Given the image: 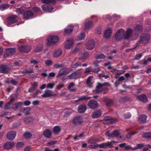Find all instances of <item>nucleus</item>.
Instances as JSON below:
<instances>
[{
	"instance_id": "nucleus-1",
	"label": "nucleus",
	"mask_w": 151,
	"mask_h": 151,
	"mask_svg": "<svg viewBox=\"0 0 151 151\" xmlns=\"http://www.w3.org/2000/svg\"><path fill=\"white\" fill-rule=\"evenodd\" d=\"M59 40L58 37L57 36L49 35L47 38V46H52L58 43Z\"/></svg>"
},
{
	"instance_id": "nucleus-2",
	"label": "nucleus",
	"mask_w": 151,
	"mask_h": 151,
	"mask_svg": "<svg viewBox=\"0 0 151 151\" xmlns=\"http://www.w3.org/2000/svg\"><path fill=\"white\" fill-rule=\"evenodd\" d=\"M111 144V142L108 141L106 143H102L99 145L96 143L93 142L91 143L90 145H88V147L91 149H95L98 147L100 148H106L107 147L110 146Z\"/></svg>"
},
{
	"instance_id": "nucleus-3",
	"label": "nucleus",
	"mask_w": 151,
	"mask_h": 151,
	"mask_svg": "<svg viewBox=\"0 0 151 151\" xmlns=\"http://www.w3.org/2000/svg\"><path fill=\"white\" fill-rule=\"evenodd\" d=\"M107 84V83L106 82L103 84L99 82L98 83L96 87V89L93 91V93L95 94H98L101 93L103 90V86L106 85Z\"/></svg>"
},
{
	"instance_id": "nucleus-4",
	"label": "nucleus",
	"mask_w": 151,
	"mask_h": 151,
	"mask_svg": "<svg viewBox=\"0 0 151 151\" xmlns=\"http://www.w3.org/2000/svg\"><path fill=\"white\" fill-rule=\"evenodd\" d=\"M150 38V36L148 34H143L140 36V40L139 41V43L146 44L149 42Z\"/></svg>"
},
{
	"instance_id": "nucleus-5",
	"label": "nucleus",
	"mask_w": 151,
	"mask_h": 151,
	"mask_svg": "<svg viewBox=\"0 0 151 151\" xmlns=\"http://www.w3.org/2000/svg\"><path fill=\"white\" fill-rule=\"evenodd\" d=\"M125 31L122 29L118 30L115 35V38L116 41H120L123 38Z\"/></svg>"
},
{
	"instance_id": "nucleus-6",
	"label": "nucleus",
	"mask_w": 151,
	"mask_h": 151,
	"mask_svg": "<svg viewBox=\"0 0 151 151\" xmlns=\"http://www.w3.org/2000/svg\"><path fill=\"white\" fill-rule=\"evenodd\" d=\"M118 120L115 118H112L110 116H106L104 118L103 122L105 124H109L118 122Z\"/></svg>"
},
{
	"instance_id": "nucleus-7",
	"label": "nucleus",
	"mask_w": 151,
	"mask_h": 151,
	"mask_svg": "<svg viewBox=\"0 0 151 151\" xmlns=\"http://www.w3.org/2000/svg\"><path fill=\"white\" fill-rule=\"evenodd\" d=\"M17 16L16 15H12L9 17L7 19V25H10L17 23L18 20L17 19Z\"/></svg>"
},
{
	"instance_id": "nucleus-8",
	"label": "nucleus",
	"mask_w": 151,
	"mask_h": 151,
	"mask_svg": "<svg viewBox=\"0 0 151 151\" xmlns=\"http://www.w3.org/2000/svg\"><path fill=\"white\" fill-rule=\"evenodd\" d=\"M16 134L17 133L16 131H9L6 134V138L9 140H13L15 138Z\"/></svg>"
},
{
	"instance_id": "nucleus-9",
	"label": "nucleus",
	"mask_w": 151,
	"mask_h": 151,
	"mask_svg": "<svg viewBox=\"0 0 151 151\" xmlns=\"http://www.w3.org/2000/svg\"><path fill=\"white\" fill-rule=\"evenodd\" d=\"M15 49L12 48L6 49L5 53L4 54V57L6 58L8 56H11L14 55L15 52Z\"/></svg>"
},
{
	"instance_id": "nucleus-10",
	"label": "nucleus",
	"mask_w": 151,
	"mask_h": 151,
	"mask_svg": "<svg viewBox=\"0 0 151 151\" xmlns=\"http://www.w3.org/2000/svg\"><path fill=\"white\" fill-rule=\"evenodd\" d=\"M88 106L90 108L94 109L98 107V104L96 101L91 100L88 101Z\"/></svg>"
},
{
	"instance_id": "nucleus-11",
	"label": "nucleus",
	"mask_w": 151,
	"mask_h": 151,
	"mask_svg": "<svg viewBox=\"0 0 151 151\" xmlns=\"http://www.w3.org/2000/svg\"><path fill=\"white\" fill-rule=\"evenodd\" d=\"M95 42L94 41L92 40L88 41L86 44V48L89 50L93 49L95 46Z\"/></svg>"
},
{
	"instance_id": "nucleus-12",
	"label": "nucleus",
	"mask_w": 151,
	"mask_h": 151,
	"mask_svg": "<svg viewBox=\"0 0 151 151\" xmlns=\"http://www.w3.org/2000/svg\"><path fill=\"white\" fill-rule=\"evenodd\" d=\"M19 49L20 52H23L26 53H28L31 50V47L30 46L21 45L19 47Z\"/></svg>"
},
{
	"instance_id": "nucleus-13",
	"label": "nucleus",
	"mask_w": 151,
	"mask_h": 151,
	"mask_svg": "<svg viewBox=\"0 0 151 151\" xmlns=\"http://www.w3.org/2000/svg\"><path fill=\"white\" fill-rule=\"evenodd\" d=\"M74 42V40L73 38L68 39L65 43V48L66 49H70L72 46Z\"/></svg>"
},
{
	"instance_id": "nucleus-14",
	"label": "nucleus",
	"mask_w": 151,
	"mask_h": 151,
	"mask_svg": "<svg viewBox=\"0 0 151 151\" xmlns=\"http://www.w3.org/2000/svg\"><path fill=\"white\" fill-rule=\"evenodd\" d=\"M83 122V119L81 116H76L74 118L72 121L73 123L75 125L81 124Z\"/></svg>"
},
{
	"instance_id": "nucleus-15",
	"label": "nucleus",
	"mask_w": 151,
	"mask_h": 151,
	"mask_svg": "<svg viewBox=\"0 0 151 151\" xmlns=\"http://www.w3.org/2000/svg\"><path fill=\"white\" fill-rule=\"evenodd\" d=\"M132 30L130 28L128 29L127 31L125 32L123 36V38L125 40H129L130 38L132 37Z\"/></svg>"
},
{
	"instance_id": "nucleus-16",
	"label": "nucleus",
	"mask_w": 151,
	"mask_h": 151,
	"mask_svg": "<svg viewBox=\"0 0 151 151\" xmlns=\"http://www.w3.org/2000/svg\"><path fill=\"white\" fill-rule=\"evenodd\" d=\"M14 145L13 142H7L5 143L3 146V148L5 150L11 149Z\"/></svg>"
},
{
	"instance_id": "nucleus-17",
	"label": "nucleus",
	"mask_w": 151,
	"mask_h": 151,
	"mask_svg": "<svg viewBox=\"0 0 151 151\" xmlns=\"http://www.w3.org/2000/svg\"><path fill=\"white\" fill-rule=\"evenodd\" d=\"M120 133L119 130H115L113 131L111 133V134L110 135V136L111 137H115L117 138L118 140H120V139L122 138V137L119 136Z\"/></svg>"
},
{
	"instance_id": "nucleus-18",
	"label": "nucleus",
	"mask_w": 151,
	"mask_h": 151,
	"mask_svg": "<svg viewBox=\"0 0 151 151\" xmlns=\"http://www.w3.org/2000/svg\"><path fill=\"white\" fill-rule=\"evenodd\" d=\"M73 26L70 25L68 26L67 27L64 29V32L65 35H68L71 33L73 31Z\"/></svg>"
},
{
	"instance_id": "nucleus-19",
	"label": "nucleus",
	"mask_w": 151,
	"mask_h": 151,
	"mask_svg": "<svg viewBox=\"0 0 151 151\" xmlns=\"http://www.w3.org/2000/svg\"><path fill=\"white\" fill-rule=\"evenodd\" d=\"M0 68L1 70H0V73H7L9 72L10 68L5 65H0Z\"/></svg>"
},
{
	"instance_id": "nucleus-20",
	"label": "nucleus",
	"mask_w": 151,
	"mask_h": 151,
	"mask_svg": "<svg viewBox=\"0 0 151 151\" xmlns=\"http://www.w3.org/2000/svg\"><path fill=\"white\" fill-rule=\"evenodd\" d=\"M43 134L46 138L49 139L52 136V132L49 129H46L43 131Z\"/></svg>"
},
{
	"instance_id": "nucleus-21",
	"label": "nucleus",
	"mask_w": 151,
	"mask_h": 151,
	"mask_svg": "<svg viewBox=\"0 0 151 151\" xmlns=\"http://www.w3.org/2000/svg\"><path fill=\"white\" fill-rule=\"evenodd\" d=\"M34 15L33 12L30 11H27L25 12L23 14V16L24 18L28 19L30 18Z\"/></svg>"
},
{
	"instance_id": "nucleus-22",
	"label": "nucleus",
	"mask_w": 151,
	"mask_h": 151,
	"mask_svg": "<svg viewBox=\"0 0 151 151\" xmlns=\"http://www.w3.org/2000/svg\"><path fill=\"white\" fill-rule=\"evenodd\" d=\"M53 92L52 91L50 90H45L44 93L42 95L43 98L49 97L53 96Z\"/></svg>"
},
{
	"instance_id": "nucleus-23",
	"label": "nucleus",
	"mask_w": 151,
	"mask_h": 151,
	"mask_svg": "<svg viewBox=\"0 0 151 151\" xmlns=\"http://www.w3.org/2000/svg\"><path fill=\"white\" fill-rule=\"evenodd\" d=\"M23 105L24 103L23 102H19L15 104L12 108L14 110H17L18 109L21 108Z\"/></svg>"
},
{
	"instance_id": "nucleus-24",
	"label": "nucleus",
	"mask_w": 151,
	"mask_h": 151,
	"mask_svg": "<svg viewBox=\"0 0 151 151\" xmlns=\"http://www.w3.org/2000/svg\"><path fill=\"white\" fill-rule=\"evenodd\" d=\"M147 117V116L145 115H141L138 118V121L141 124L144 123L146 121Z\"/></svg>"
},
{
	"instance_id": "nucleus-25",
	"label": "nucleus",
	"mask_w": 151,
	"mask_h": 151,
	"mask_svg": "<svg viewBox=\"0 0 151 151\" xmlns=\"http://www.w3.org/2000/svg\"><path fill=\"white\" fill-rule=\"evenodd\" d=\"M86 109V106L84 105H79L78 108V111L81 113H84Z\"/></svg>"
},
{
	"instance_id": "nucleus-26",
	"label": "nucleus",
	"mask_w": 151,
	"mask_h": 151,
	"mask_svg": "<svg viewBox=\"0 0 151 151\" xmlns=\"http://www.w3.org/2000/svg\"><path fill=\"white\" fill-rule=\"evenodd\" d=\"M101 110H98L93 112L92 113V116L93 118H98L101 116Z\"/></svg>"
},
{
	"instance_id": "nucleus-27",
	"label": "nucleus",
	"mask_w": 151,
	"mask_h": 151,
	"mask_svg": "<svg viewBox=\"0 0 151 151\" xmlns=\"http://www.w3.org/2000/svg\"><path fill=\"white\" fill-rule=\"evenodd\" d=\"M137 98L140 101L144 103H146L147 99L146 96L145 95L142 94L137 96Z\"/></svg>"
},
{
	"instance_id": "nucleus-28",
	"label": "nucleus",
	"mask_w": 151,
	"mask_h": 151,
	"mask_svg": "<svg viewBox=\"0 0 151 151\" xmlns=\"http://www.w3.org/2000/svg\"><path fill=\"white\" fill-rule=\"evenodd\" d=\"M92 24V22L90 21L86 22L84 25V28L86 30L89 29L91 27Z\"/></svg>"
},
{
	"instance_id": "nucleus-29",
	"label": "nucleus",
	"mask_w": 151,
	"mask_h": 151,
	"mask_svg": "<svg viewBox=\"0 0 151 151\" xmlns=\"http://www.w3.org/2000/svg\"><path fill=\"white\" fill-rule=\"evenodd\" d=\"M131 100V99L130 97L128 96L121 97L119 100L120 102L122 103H124L126 101H130Z\"/></svg>"
},
{
	"instance_id": "nucleus-30",
	"label": "nucleus",
	"mask_w": 151,
	"mask_h": 151,
	"mask_svg": "<svg viewBox=\"0 0 151 151\" xmlns=\"http://www.w3.org/2000/svg\"><path fill=\"white\" fill-rule=\"evenodd\" d=\"M111 29H106L104 33V37L106 39H108L110 38L111 36Z\"/></svg>"
},
{
	"instance_id": "nucleus-31",
	"label": "nucleus",
	"mask_w": 151,
	"mask_h": 151,
	"mask_svg": "<svg viewBox=\"0 0 151 151\" xmlns=\"http://www.w3.org/2000/svg\"><path fill=\"white\" fill-rule=\"evenodd\" d=\"M104 101L106 103V105L107 106L109 107L111 106L113 104V101L112 100L106 98L104 99Z\"/></svg>"
},
{
	"instance_id": "nucleus-32",
	"label": "nucleus",
	"mask_w": 151,
	"mask_h": 151,
	"mask_svg": "<svg viewBox=\"0 0 151 151\" xmlns=\"http://www.w3.org/2000/svg\"><path fill=\"white\" fill-rule=\"evenodd\" d=\"M142 137L145 139H151V132H145L142 134Z\"/></svg>"
},
{
	"instance_id": "nucleus-33",
	"label": "nucleus",
	"mask_w": 151,
	"mask_h": 151,
	"mask_svg": "<svg viewBox=\"0 0 151 151\" xmlns=\"http://www.w3.org/2000/svg\"><path fill=\"white\" fill-rule=\"evenodd\" d=\"M62 51L61 49L55 50L53 55V56L55 58H57L60 56L62 54Z\"/></svg>"
},
{
	"instance_id": "nucleus-34",
	"label": "nucleus",
	"mask_w": 151,
	"mask_h": 151,
	"mask_svg": "<svg viewBox=\"0 0 151 151\" xmlns=\"http://www.w3.org/2000/svg\"><path fill=\"white\" fill-rule=\"evenodd\" d=\"M79 76H77V75L76 74L75 71L72 73L68 76V78L70 79H76L79 78Z\"/></svg>"
},
{
	"instance_id": "nucleus-35",
	"label": "nucleus",
	"mask_w": 151,
	"mask_h": 151,
	"mask_svg": "<svg viewBox=\"0 0 151 151\" xmlns=\"http://www.w3.org/2000/svg\"><path fill=\"white\" fill-rule=\"evenodd\" d=\"M74 85L75 84L74 83L71 82L68 86V89L71 92H75L76 91V89L73 88Z\"/></svg>"
},
{
	"instance_id": "nucleus-36",
	"label": "nucleus",
	"mask_w": 151,
	"mask_h": 151,
	"mask_svg": "<svg viewBox=\"0 0 151 151\" xmlns=\"http://www.w3.org/2000/svg\"><path fill=\"white\" fill-rule=\"evenodd\" d=\"M67 68H63L59 72V73L56 76L57 78L60 77L61 76L65 75L64 74L65 72L67 70Z\"/></svg>"
},
{
	"instance_id": "nucleus-37",
	"label": "nucleus",
	"mask_w": 151,
	"mask_h": 151,
	"mask_svg": "<svg viewBox=\"0 0 151 151\" xmlns=\"http://www.w3.org/2000/svg\"><path fill=\"white\" fill-rule=\"evenodd\" d=\"M60 127L58 126H56L54 127L53 129V132L55 134H58L61 131Z\"/></svg>"
},
{
	"instance_id": "nucleus-38",
	"label": "nucleus",
	"mask_w": 151,
	"mask_h": 151,
	"mask_svg": "<svg viewBox=\"0 0 151 151\" xmlns=\"http://www.w3.org/2000/svg\"><path fill=\"white\" fill-rule=\"evenodd\" d=\"M24 145V143L22 142H17L16 145L15 147L18 150H19L20 149L23 147Z\"/></svg>"
},
{
	"instance_id": "nucleus-39",
	"label": "nucleus",
	"mask_w": 151,
	"mask_h": 151,
	"mask_svg": "<svg viewBox=\"0 0 151 151\" xmlns=\"http://www.w3.org/2000/svg\"><path fill=\"white\" fill-rule=\"evenodd\" d=\"M23 121L24 123L26 124H28L32 122L33 121V119L31 117H26L23 119Z\"/></svg>"
},
{
	"instance_id": "nucleus-40",
	"label": "nucleus",
	"mask_w": 151,
	"mask_h": 151,
	"mask_svg": "<svg viewBox=\"0 0 151 151\" xmlns=\"http://www.w3.org/2000/svg\"><path fill=\"white\" fill-rule=\"evenodd\" d=\"M32 135L29 132H25L23 134V137L26 139H30L32 137Z\"/></svg>"
},
{
	"instance_id": "nucleus-41",
	"label": "nucleus",
	"mask_w": 151,
	"mask_h": 151,
	"mask_svg": "<svg viewBox=\"0 0 151 151\" xmlns=\"http://www.w3.org/2000/svg\"><path fill=\"white\" fill-rule=\"evenodd\" d=\"M89 97H87L86 96H83L79 98L78 99L75 101V102H78L81 101H83L84 100L87 99L88 100L89 99Z\"/></svg>"
},
{
	"instance_id": "nucleus-42",
	"label": "nucleus",
	"mask_w": 151,
	"mask_h": 151,
	"mask_svg": "<svg viewBox=\"0 0 151 151\" xmlns=\"http://www.w3.org/2000/svg\"><path fill=\"white\" fill-rule=\"evenodd\" d=\"M81 63L80 62H77L75 63L72 64L70 67L73 68H76L77 67L81 66Z\"/></svg>"
},
{
	"instance_id": "nucleus-43",
	"label": "nucleus",
	"mask_w": 151,
	"mask_h": 151,
	"mask_svg": "<svg viewBox=\"0 0 151 151\" xmlns=\"http://www.w3.org/2000/svg\"><path fill=\"white\" fill-rule=\"evenodd\" d=\"M85 37V34L84 33H81L80 35H78L77 38L78 40H81L84 39Z\"/></svg>"
},
{
	"instance_id": "nucleus-44",
	"label": "nucleus",
	"mask_w": 151,
	"mask_h": 151,
	"mask_svg": "<svg viewBox=\"0 0 151 151\" xmlns=\"http://www.w3.org/2000/svg\"><path fill=\"white\" fill-rule=\"evenodd\" d=\"M9 7V4H4L1 5L0 6V9L2 10H4Z\"/></svg>"
},
{
	"instance_id": "nucleus-45",
	"label": "nucleus",
	"mask_w": 151,
	"mask_h": 151,
	"mask_svg": "<svg viewBox=\"0 0 151 151\" xmlns=\"http://www.w3.org/2000/svg\"><path fill=\"white\" fill-rule=\"evenodd\" d=\"M145 146V145L142 143L137 144L134 148V150L142 148Z\"/></svg>"
},
{
	"instance_id": "nucleus-46",
	"label": "nucleus",
	"mask_w": 151,
	"mask_h": 151,
	"mask_svg": "<svg viewBox=\"0 0 151 151\" xmlns=\"http://www.w3.org/2000/svg\"><path fill=\"white\" fill-rule=\"evenodd\" d=\"M139 34L138 32H137L134 34L132 35V40H134L137 38L139 37Z\"/></svg>"
},
{
	"instance_id": "nucleus-47",
	"label": "nucleus",
	"mask_w": 151,
	"mask_h": 151,
	"mask_svg": "<svg viewBox=\"0 0 151 151\" xmlns=\"http://www.w3.org/2000/svg\"><path fill=\"white\" fill-rule=\"evenodd\" d=\"M89 54L88 52H85L82 54V56L81 57L80 59L82 60H84L87 57L89 56Z\"/></svg>"
},
{
	"instance_id": "nucleus-48",
	"label": "nucleus",
	"mask_w": 151,
	"mask_h": 151,
	"mask_svg": "<svg viewBox=\"0 0 151 151\" xmlns=\"http://www.w3.org/2000/svg\"><path fill=\"white\" fill-rule=\"evenodd\" d=\"M42 50V45L38 46L35 49V52H39L41 51Z\"/></svg>"
},
{
	"instance_id": "nucleus-49",
	"label": "nucleus",
	"mask_w": 151,
	"mask_h": 151,
	"mask_svg": "<svg viewBox=\"0 0 151 151\" xmlns=\"http://www.w3.org/2000/svg\"><path fill=\"white\" fill-rule=\"evenodd\" d=\"M24 11V10L22 8H17L16 10V12L19 14H22Z\"/></svg>"
},
{
	"instance_id": "nucleus-50",
	"label": "nucleus",
	"mask_w": 151,
	"mask_h": 151,
	"mask_svg": "<svg viewBox=\"0 0 151 151\" xmlns=\"http://www.w3.org/2000/svg\"><path fill=\"white\" fill-rule=\"evenodd\" d=\"M31 111L30 108L29 107H27L25 108V111L24 113L25 115H27L30 114V112Z\"/></svg>"
},
{
	"instance_id": "nucleus-51",
	"label": "nucleus",
	"mask_w": 151,
	"mask_h": 151,
	"mask_svg": "<svg viewBox=\"0 0 151 151\" xmlns=\"http://www.w3.org/2000/svg\"><path fill=\"white\" fill-rule=\"evenodd\" d=\"M92 68L90 67L86 68L84 73L85 74H88L90 72H92Z\"/></svg>"
},
{
	"instance_id": "nucleus-52",
	"label": "nucleus",
	"mask_w": 151,
	"mask_h": 151,
	"mask_svg": "<svg viewBox=\"0 0 151 151\" xmlns=\"http://www.w3.org/2000/svg\"><path fill=\"white\" fill-rule=\"evenodd\" d=\"M96 59H104L105 58V56L103 54H100L95 57Z\"/></svg>"
},
{
	"instance_id": "nucleus-53",
	"label": "nucleus",
	"mask_w": 151,
	"mask_h": 151,
	"mask_svg": "<svg viewBox=\"0 0 151 151\" xmlns=\"http://www.w3.org/2000/svg\"><path fill=\"white\" fill-rule=\"evenodd\" d=\"M55 0H42V2L44 3L49 4L55 2Z\"/></svg>"
},
{
	"instance_id": "nucleus-54",
	"label": "nucleus",
	"mask_w": 151,
	"mask_h": 151,
	"mask_svg": "<svg viewBox=\"0 0 151 151\" xmlns=\"http://www.w3.org/2000/svg\"><path fill=\"white\" fill-rule=\"evenodd\" d=\"M55 86V84L54 83H49L47 84V87L50 88H52Z\"/></svg>"
},
{
	"instance_id": "nucleus-55",
	"label": "nucleus",
	"mask_w": 151,
	"mask_h": 151,
	"mask_svg": "<svg viewBox=\"0 0 151 151\" xmlns=\"http://www.w3.org/2000/svg\"><path fill=\"white\" fill-rule=\"evenodd\" d=\"M83 70V69L82 68H81L77 70L76 71H75L77 76L79 77V75L81 74V73L82 72V71Z\"/></svg>"
},
{
	"instance_id": "nucleus-56",
	"label": "nucleus",
	"mask_w": 151,
	"mask_h": 151,
	"mask_svg": "<svg viewBox=\"0 0 151 151\" xmlns=\"http://www.w3.org/2000/svg\"><path fill=\"white\" fill-rule=\"evenodd\" d=\"M125 149L127 150H134V148H132L130 145L125 146Z\"/></svg>"
},
{
	"instance_id": "nucleus-57",
	"label": "nucleus",
	"mask_w": 151,
	"mask_h": 151,
	"mask_svg": "<svg viewBox=\"0 0 151 151\" xmlns=\"http://www.w3.org/2000/svg\"><path fill=\"white\" fill-rule=\"evenodd\" d=\"M92 78V77L91 76H90L88 77L86 81V83L88 84H89L91 82Z\"/></svg>"
},
{
	"instance_id": "nucleus-58",
	"label": "nucleus",
	"mask_w": 151,
	"mask_h": 151,
	"mask_svg": "<svg viewBox=\"0 0 151 151\" xmlns=\"http://www.w3.org/2000/svg\"><path fill=\"white\" fill-rule=\"evenodd\" d=\"M48 8L47 9V11L48 12H50L53 10V8L52 6L49 5H48Z\"/></svg>"
},
{
	"instance_id": "nucleus-59",
	"label": "nucleus",
	"mask_w": 151,
	"mask_h": 151,
	"mask_svg": "<svg viewBox=\"0 0 151 151\" xmlns=\"http://www.w3.org/2000/svg\"><path fill=\"white\" fill-rule=\"evenodd\" d=\"M39 93H41V92L40 90L37 89L35 93H34L33 95V97L34 98H35L36 97L37 95Z\"/></svg>"
},
{
	"instance_id": "nucleus-60",
	"label": "nucleus",
	"mask_w": 151,
	"mask_h": 151,
	"mask_svg": "<svg viewBox=\"0 0 151 151\" xmlns=\"http://www.w3.org/2000/svg\"><path fill=\"white\" fill-rule=\"evenodd\" d=\"M142 27L139 25H137L135 27V29L137 30L138 31H141L142 29Z\"/></svg>"
},
{
	"instance_id": "nucleus-61",
	"label": "nucleus",
	"mask_w": 151,
	"mask_h": 151,
	"mask_svg": "<svg viewBox=\"0 0 151 151\" xmlns=\"http://www.w3.org/2000/svg\"><path fill=\"white\" fill-rule=\"evenodd\" d=\"M10 105V104H9V102H7L6 104H5V105L4 107V109L5 110H6L9 109V106Z\"/></svg>"
},
{
	"instance_id": "nucleus-62",
	"label": "nucleus",
	"mask_w": 151,
	"mask_h": 151,
	"mask_svg": "<svg viewBox=\"0 0 151 151\" xmlns=\"http://www.w3.org/2000/svg\"><path fill=\"white\" fill-rule=\"evenodd\" d=\"M48 5L47 4L43 5L42 6V8L43 11H47L48 7Z\"/></svg>"
},
{
	"instance_id": "nucleus-63",
	"label": "nucleus",
	"mask_w": 151,
	"mask_h": 151,
	"mask_svg": "<svg viewBox=\"0 0 151 151\" xmlns=\"http://www.w3.org/2000/svg\"><path fill=\"white\" fill-rule=\"evenodd\" d=\"M45 64L49 66L52 63V61L50 60H47L45 61Z\"/></svg>"
},
{
	"instance_id": "nucleus-64",
	"label": "nucleus",
	"mask_w": 151,
	"mask_h": 151,
	"mask_svg": "<svg viewBox=\"0 0 151 151\" xmlns=\"http://www.w3.org/2000/svg\"><path fill=\"white\" fill-rule=\"evenodd\" d=\"M142 56V54L139 53L136 55L135 59L136 60H138Z\"/></svg>"
}]
</instances>
